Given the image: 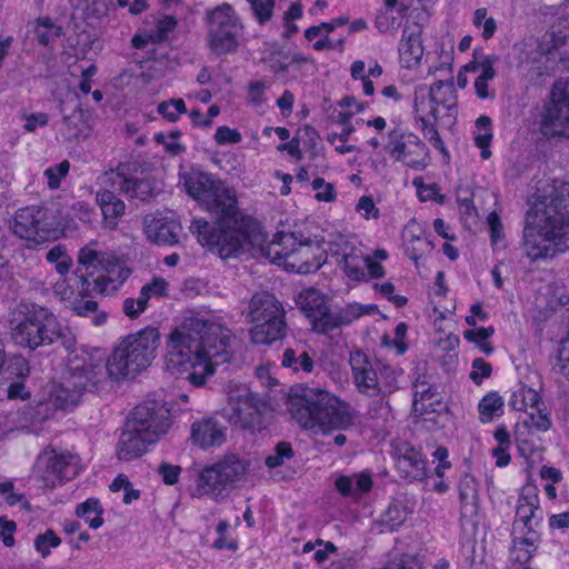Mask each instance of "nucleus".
Segmentation results:
<instances>
[{
	"label": "nucleus",
	"instance_id": "f257e3e1",
	"mask_svg": "<svg viewBox=\"0 0 569 569\" xmlns=\"http://www.w3.org/2000/svg\"><path fill=\"white\" fill-rule=\"evenodd\" d=\"M182 179L187 193L216 219L211 224L194 218L190 231L203 247L217 251L222 259L252 252L298 273H310L322 266V254L310 259V246L297 243L293 233H281L267 242L258 223L239 217L236 191L221 180L196 168L186 172Z\"/></svg>",
	"mask_w": 569,
	"mask_h": 569
},
{
	"label": "nucleus",
	"instance_id": "f03ea898",
	"mask_svg": "<svg viewBox=\"0 0 569 569\" xmlns=\"http://www.w3.org/2000/svg\"><path fill=\"white\" fill-rule=\"evenodd\" d=\"M232 333L213 316H191L174 328L166 342L169 370L196 387L206 383L214 367L228 361Z\"/></svg>",
	"mask_w": 569,
	"mask_h": 569
},
{
	"label": "nucleus",
	"instance_id": "7ed1b4c3",
	"mask_svg": "<svg viewBox=\"0 0 569 569\" xmlns=\"http://www.w3.org/2000/svg\"><path fill=\"white\" fill-rule=\"evenodd\" d=\"M523 250L531 261L547 260L569 250V183L540 181L526 214Z\"/></svg>",
	"mask_w": 569,
	"mask_h": 569
},
{
	"label": "nucleus",
	"instance_id": "20e7f679",
	"mask_svg": "<svg viewBox=\"0 0 569 569\" xmlns=\"http://www.w3.org/2000/svg\"><path fill=\"white\" fill-rule=\"evenodd\" d=\"M288 410L302 429L313 433L346 430L355 422L350 405L321 388H302L290 397Z\"/></svg>",
	"mask_w": 569,
	"mask_h": 569
},
{
	"label": "nucleus",
	"instance_id": "39448f33",
	"mask_svg": "<svg viewBox=\"0 0 569 569\" xmlns=\"http://www.w3.org/2000/svg\"><path fill=\"white\" fill-rule=\"evenodd\" d=\"M77 264L76 273L84 290L91 287L101 295L116 292L131 273L123 260L98 240H90L79 249Z\"/></svg>",
	"mask_w": 569,
	"mask_h": 569
},
{
	"label": "nucleus",
	"instance_id": "423d86ee",
	"mask_svg": "<svg viewBox=\"0 0 569 569\" xmlns=\"http://www.w3.org/2000/svg\"><path fill=\"white\" fill-rule=\"evenodd\" d=\"M106 380L103 359L86 350L72 351L62 382L53 386L50 397L57 408L76 406L83 392H92Z\"/></svg>",
	"mask_w": 569,
	"mask_h": 569
},
{
	"label": "nucleus",
	"instance_id": "0eeeda50",
	"mask_svg": "<svg viewBox=\"0 0 569 569\" xmlns=\"http://www.w3.org/2000/svg\"><path fill=\"white\" fill-rule=\"evenodd\" d=\"M160 333L157 328H144L128 335L114 347L108 360L103 361V372L114 379L134 378L146 370L157 357Z\"/></svg>",
	"mask_w": 569,
	"mask_h": 569
},
{
	"label": "nucleus",
	"instance_id": "6e6552de",
	"mask_svg": "<svg viewBox=\"0 0 569 569\" xmlns=\"http://www.w3.org/2000/svg\"><path fill=\"white\" fill-rule=\"evenodd\" d=\"M11 339L16 345L30 350L59 340L67 349L74 345L69 329L63 328L52 312L38 305L26 306L22 319L12 322Z\"/></svg>",
	"mask_w": 569,
	"mask_h": 569
},
{
	"label": "nucleus",
	"instance_id": "1a4fd4ad",
	"mask_svg": "<svg viewBox=\"0 0 569 569\" xmlns=\"http://www.w3.org/2000/svg\"><path fill=\"white\" fill-rule=\"evenodd\" d=\"M249 466L248 460L234 453L224 455L199 472L194 496H208L216 501L224 500L232 490L246 482Z\"/></svg>",
	"mask_w": 569,
	"mask_h": 569
},
{
	"label": "nucleus",
	"instance_id": "9d476101",
	"mask_svg": "<svg viewBox=\"0 0 569 569\" xmlns=\"http://www.w3.org/2000/svg\"><path fill=\"white\" fill-rule=\"evenodd\" d=\"M247 317L254 325L250 329V337L256 345H272L286 336L284 309L281 302L268 292L252 296Z\"/></svg>",
	"mask_w": 569,
	"mask_h": 569
},
{
	"label": "nucleus",
	"instance_id": "9b49d317",
	"mask_svg": "<svg viewBox=\"0 0 569 569\" xmlns=\"http://www.w3.org/2000/svg\"><path fill=\"white\" fill-rule=\"evenodd\" d=\"M267 402L247 385L227 386V406L223 417L236 428L259 431L266 427Z\"/></svg>",
	"mask_w": 569,
	"mask_h": 569
},
{
	"label": "nucleus",
	"instance_id": "f8f14e48",
	"mask_svg": "<svg viewBox=\"0 0 569 569\" xmlns=\"http://www.w3.org/2000/svg\"><path fill=\"white\" fill-rule=\"evenodd\" d=\"M208 46L216 54L237 51L243 30L240 17L229 3H222L207 12Z\"/></svg>",
	"mask_w": 569,
	"mask_h": 569
},
{
	"label": "nucleus",
	"instance_id": "ddd939ff",
	"mask_svg": "<svg viewBox=\"0 0 569 569\" xmlns=\"http://www.w3.org/2000/svg\"><path fill=\"white\" fill-rule=\"evenodd\" d=\"M452 118L457 112V94L451 81L439 80L431 86L420 84L413 92V112L420 122L438 121L440 111Z\"/></svg>",
	"mask_w": 569,
	"mask_h": 569
},
{
	"label": "nucleus",
	"instance_id": "4468645a",
	"mask_svg": "<svg viewBox=\"0 0 569 569\" xmlns=\"http://www.w3.org/2000/svg\"><path fill=\"white\" fill-rule=\"evenodd\" d=\"M61 226L53 206H28L16 212L12 229L20 238L43 241L54 236Z\"/></svg>",
	"mask_w": 569,
	"mask_h": 569
},
{
	"label": "nucleus",
	"instance_id": "2eb2a0df",
	"mask_svg": "<svg viewBox=\"0 0 569 569\" xmlns=\"http://www.w3.org/2000/svg\"><path fill=\"white\" fill-rule=\"evenodd\" d=\"M540 129L548 138H569V82L553 84L541 113Z\"/></svg>",
	"mask_w": 569,
	"mask_h": 569
},
{
	"label": "nucleus",
	"instance_id": "dca6fc26",
	"mask_svg": "<svg viewBox=\"0 0 569 569\" xmlns=\"http://www.w3.org/2000/svg\"><path fill=\"white\" fill-rule=\"evenodd\" d=\"M170 417V409L164 402L148 399L132 410L126 422L133 423L134 429L157 442L168 431Z\"/></svg>",
	"mask_w": 569,
	"mask_h": 569
},
{
	"label": "nucleus",
	"instance_id": "f3484780",
	"mask_svg": "<svg viewBox=\"0 0 569 569\" xmlns=\"http://www.w3.org/2000/svg\"><path fill=\"white\" fill-rule=\"evenodd\" d=\"M38 472L44 487L54 488L74 478L80 469V458L71 452H44L38 459Z\"/></svg>",
	"mask_w": 569,
	"mask_h": 569
},
{
	"label": "nucleus",
	"instance_id": "a211bd4d",
	"mask_svg": "<svg viewBox=\"0 0 569 569\" xmlns=\"http://www.w3.org/2000/svg\"><path fill=\"white\" fill-rule=\"evenodd\" d=\"M340 256L339 263H343V270L348 278L356 281H366L369 278H382L385 276L383 267L371 256L366 254L361 248H355L348 242H343L341 252L335 251Z\"/></svg>",
	"mask_w": 569,
	"mask_h": 569
},
{
	"label": "nucleus",
	"instance_id": "6ab92c4d",
	"mask_svg": "<svg viewBox=\"0 0 569 569\" xmlns=\"http://www.w3.org/2000/svg\"><path fill=\"white\" fill-rule=\"evenodd\" d=\"M386 150L395 160L416 170H421L427 164L426 144L413 133L391 134Z\"/></svg>",
	"mask_w": 569,
	"mask_h": 569
},
{
	"label": "nucleus",
	"instance_id": "aec40b11",
	"mask_svg": "<svg viewBox=\"0 0 569 569\" xmlns=\"http://www.w3.org/2000/svg\"><path fill=\"white\" fill-rule=\"evenodd\" d=\"M103 183L128 198L147 201L153 196V189L148 180L129 178V164L120 163L116 169L104 173Z\"/></svg>",
	"mask_w": 569,
	"mask_h": 569
},
{
	"label": "nucleus",
	"instance_id": "412c9836",
	"mask_svg": "<svg viewBox=\"0 0 569 569\" xmlns=\"http://www.w3.org/2000/svg\"><path fill=\"white\" fill-rule=\"evenodd\" d=\"M542 518L538 489L528 483L522 487L517 501L513 532L518 533L520 530L536 531Z\"/></svg>",
	"mask_w": 569,
	"mask_h": 569
},
{
	"label": "nucleus",
	"instance_id": "4be33fe9",
	"mask_svg": "<svg viewBox=\"0 0 569 569\" xmlns=\"http://www.w3.org/2000/svg\"><path fill=\"white\" fill-rule=\"evenodd\" d=\"M349 363L357 390L366 396L375 397L381 392V382L376 371V358L370 359L360 350L350 353Z\"/></svg>",
	"mask_w": 569,
	"mask_h": 569
},
{
	"label": "nucleus",
	"instance_id": "5701e85b",
	"mask_svg": "<svg viewBox=\"0 0 569 569\" xmlns=\"http://www.w3.org/2000/svg\"><path fill=\"white\" fill-rule=\"evenodd\" d=\"M180 223L162 214H148L143 218V232L156 244L172 246L178 243Z\"/></svg>",
	"mask_w": 569,
	"mask_h": 569
},
{
	"label": "nucleus",
	"instance_id": "b1692460",
	"mask_svg": "<svg viewBox=\"0 0 569 569\" xmlns=\"http://www.w3.org/2000/svg\"><path fill=\"white\" fill-rule=\"evenodd\" d=\"M154 443L148 437H144L139 429H134L133 423L124 422L117 445L116 456L119 460L130 461L141 457L147 452L149 445Z\"/></svg>",
	"mask_w": 569,
	"mask_h": 569
},
{
	"label": "nucleus",
	"instance_id": "393cba45",
	"mask_svg": "<svg viewBox=\"0 0 569 569\" xmlns=\"http://www.w3.org/2000/svg\"><path fill=\"white\" fill-rule=\"evenodd\" d=\"M373 487V476L368 469L350 475H339L335 481L336 490L352 501H359Z\"/></svg>",
	"mask_w": 569,
	"mask_h": 569
},
{
	"label": "nucleus",
	"instance_id": "a878e982",
	"mask_svg": "<svg viewBox=\"0 0 569 569\" xmlns=\"http://www.w3.org/2000/svg\"><path fill=\"white\" fill-rule=\"evenodd\" d=\"M397 469L408 480H423L427 477V460L408 443L398 448Z\"/></svg>",
	"mask_w": 569,
	"mask_h": 569
},
{
	"label": "nucleus",
	"instance_id": "bb28decb",
	"mask_svg": "<svg viewBox=\"0 0 569 569\" xmlns=\"http://www.w3.org/2000/svg\"><path fill=\"white\" fill-rule=\"evenodd\" d=\"M191 438L202 449L219 447L226 441V429L213 419H202L192 425Z\"/></svg>",
	"mask_w": 569,
	"mask_h": 569
},
{
	"label": "nucleus",
	"instance_id": "cd10ccee",
	"mask_svg": "<svg viewBox=\"0 0 569 569\" xmlns=\"http://www.w3.org/2000/svg\"><path fill=\"white\" fill-rule=\"evenodd\" d=\"M423 57V46L419 30H403L399 44V59L403 68L415 69Z\"/></svg>",
	"mask_w": 569,
	"mask_h": 569
},
{
	"label": "nucleus",
	"instance_id": "c85d7f7f",
	"mask_svg": "<svg viewBox=\"0 0 569 569\" xmlns=\"http://www.w3.org/2000/svg\"><path fill=\"white\" fill-rule=\"evenodd\" d=\"M29 33L40 46H52L62 36V27L49 17L38 18L30 22Z\"/></svg>",
	"mask_w": 569,
	"mask_h": 569
},
{
	"label": "nucleus",
	"instance_id": "c756f323",
	"mask_svg": "<svg viewBox=\"0 0 569 569\" xmlns=\"http://www.w3.org/2000/svg\"><path fill=\"white\" fill-rule=\"evenodd\" d=\"M521 536L515 535L512 539L511 557L519 563H527L537 550L539 535L537 531H518Z\"/></svg>",
	"mask_w": 569,
	"mask_h": 569
},
{
	"label": "nucleus",
	"instance_id": "7c9ffc66",
	"mask_svg": "<svg viewBox=\"0 0 569 569\" xmlns=\"http://www.w3.org/2000/svg\"><path fill=\"white\" fill-rule=\"evenodd\" d=\"M116 190H101L97 193V202L100 206L104 219L116 224L117 219L124 213L126 204L114 194Z\"/></svg>",
	"mask_w": 569,
	"mask_h": 569
},
{
	"label": "nucleus",
	"instance_id": "2f4dec72",
	"mask_svg": "<svg viewBox=\"0 0 569 569\" xmlns=\"http://www.w3.org/2000/svg\"><path fill=\"white\" fill-rule=\"evenodd\" d=\"M298 305L310 320L321 315L328 307L325 296L313 288L306 289L299 293Z\"/></svg>",
	"mask_w": 569,
	"mask_h": 569
},
{
	"label": "nucleus",
	"instance_id": "473e14b6",
	"mask_svg": "<svg viewBox=\"0 0 569 569\" xmlns=\"http://www.w3.org/2000/svg\"><path fill=\"white\" fill-rule=\"evenodd\" d=\"M282 366L297 373H310L313 370V360L306 350L288 348L282 355Z\"/></svg>",
	"mask_w": 569,
	"mask_h": 569
},
{
	"label": "nucleus",
	"instance_id": "72a5a7b5",
	"mask_svg": "<svg viewBox=\"0 0 569 569\" xmlns=\"http://www.w3.org/2000/svg\"><path fill=\"white\" fill-rule=\"evenodd\" d=\"M509 403L515 410L523 411L526 415L543 405L539 393L526 387L515 391Z\"/></svg>",
	"mask_w": 569,
	"mask_h": 569
},
{
	"label": "nucleus",
	"instance_id": "f704fd0d",
	"mask_svg": "<svg viewBox=\"0 0 569 569\" xmlns=\"http://www.w3.org/2000/svg\"><path fill=\"white\" fill-rule=\"evenodd\" d=\"M102 511L99 500L90 498L77 506L76 515L84 519L90 528L98 529L103 525Z\"/></svg>",
	"mask_w": 569,
	"mask_h": 569
},
{
	"label": "nucleus",
	"instance_id": "c9c22d12",
	"mask_svg": "<svg viewBox=\"0 0 569 569\" xmlns=\"http://www.w3.org/2000/svg\"><path fill=\"white\" fill-rule=\"evenodd\" d=\"M480 420L483 423L492 421L503 412V399L497 392L486 395L478 406Z\"/></svg>",
	"mask_w": 569,
	"mask_h": 569
},
{
	"label": "nucleus",
	"instance_id": "e433bc0d",
	"mask_svg": "<svg viewBox=\"0 0 569 569\" xmlns=\"http://www.w3.org/2000/svg\"><path fill=\"white\" fill-rule=\"evenodd\" d=\"M311 323L315 331L323 335H328L335 329L345 326L340 312H330L328 307L321 315L312 319Z\"/></svg>",
	"mask_w": 569,
	"mask_h": 569
},
{
	"label": "nucleus",
	"instance_id": "4c0bfd02",
	"mask_svg": "<svg viewBox=\"0 0 569 569\" xmlns=\"http://www.w3.org/2000/svg\"><path fill=\"white\" fill-rule=\"evenodd\" d=\"M116 7V0H79V8L86 19H101Z\"/></svg>",
	"mask_w": 569,
	"mask_h": 569
},
{
	"label": "nucleus",
	"instance_id": "58836bf2",
	"mask_svg": "<svg viewBox=\"0 0 569 569\" xmlns=\"http://www.w3.org/2000/svg\"><path fill=\"white\" fill-rule=\"evenodd\" d=\"M522 426L532 432H546L551 427L550 415L540 406L526 415Z\"/></svg>",
	"mask_w": 569,
	"mask_h": 569
},
{
	"label": "nucleus",
	"instance_id": "ea45409f",
	"mask_svg": "<svg viewBox=\"0 0 569 569\" xmlns=\"http://www.w3.org/2000/svg\"><path fill=\"white\" fill-rule=\"evenodd\" d=\"M499 61L496 54L483 56L480 61L473 60L463 68L468 72H479L477 78L492 80L497 76L495 66Z\"/></svg>",
	"mask_w": 569,
	"mask_h": 569
},
{
	"label": "nucleus",
	"instance_id": "a19ab883",
	"mask_svg": "<svg viewBox=\"0 0 569 569\" xmlns=\"http://www.w3.org/2000/svg\"><path fill=\"white\" fill-rule=\"evenodd\" d=\"M315 69L313 59L300 52L293 53L288 61V73L290 79H298L307 76Z\"/></svg>",
	"mask_w": 569,
	"mask_h": 569
},
{
	"label": "nucleus",
	"instance_id": "79ce46f5",
	"mask_svg": "<svg viewBox=\"0 0 569 569\" xmlns=\"http://www.w3.org/2000/svg\"><path fill=\"white\" fill-rule=\"evenodd\" d=\"M46 259L54 264L56 271L60 276H66L72 266V258L68 254L66 247L61 244L51 248L47 252Z\"/></svg>",
	"mask_w": 569,
	"mask_h": 569
},
{
	"label": "nucleus",
	"instance_id": "37998d69",
	"mask_svg": "<svg viewBox=\"0 0 569 569\" xmlns=\"http://www.w3.org/2000/svg\"><path fill=\"white\" fill-rule=\"evenodd\" d=\"M270 87L271 80L267 78L250 81L248 84V102L254 108L262 107L267 102L266 91Z\"/></svg>",
	"mask_w": 569,
	"mask_h": 569
},
{
	"label": "nucleus",
	"instance_id": "c03bdc74",
	"mask_svg": "<svg viewBox=\"0 0 569 569\" xmlns=\"http://www.w3.org/2000/svg\"><path fill=\"white\" fill-rule=\"evenodd\" d=\"M568 41V37L562 34L560 30L547 32L539 46V52L545 56H552L560 47L565 46Z\"/></svg>",
	"mask_w": 569,
	"mask_h": 569
},
{
	"label": "nucleus",
	"instance_id": "a18cd8bd",
	"mask_svg": "<svg viewBox=\"0 0 569 569\" xmlns=\"http://www.w3.org/2000/svg\"><path fill=\"white\" fill-rule=\"evenodd\" d=\"M168 281L161 277H153L150 282L142 286L139 295L148 305L149 300L154 298L159 299L167 296Z\"/></svg>",
	"mask_w": 569,
	"mask_h": 569
},
{
	"label": "nucleus",
	"instance_id": "49530a36",
	"mask_svg": "<svg viewBox=\"0 0 569 569\" xmlns=\"http://www.w3.org/2000/svg\"><path fill=\"white\" fill-rule=\"evenodd\" d=\"M158 112L170 122H174L187 112V108L184 101L178 98L159 103Z\"/></svg>",
	"mask_w": 569,
	"mask_h": 569
},
{
	"label": "nucleus",
	"instance_id": "de8ad7c7",
	"mask_svg": "<svg viewBox=\"0 0 569 569\" xmlns=\"http://www.w3.org/2000/svg\"><path fill=\"white\" fill-rule=\"evenodd\" d=\"M376 366L377 376L381 382V392H385L383 389L390 391L396 385L399 375L398 369L379 359H376Z\"/></svg>",
	"mask_w": 569,
	"mask_h": 569
},
{
	"label": "nucleus",
	"instance_id": "09e8293b",
	"mask_svg": "<svg viewBox=\"0 0 569 569\" xmlns=\"http://www.w3.org/2000/svg\"><path fill=\"white\" fill-rule=\"evenodd\" d=\"M347 22H348V18L338 17L329 22H322L318 26H311L308 29H306L305 38L307 40L311 41L318 36H321V34L328 36L337 28L347 24Z\"/></svg>",
	"mask_w": 569,
	"mask_h": 569
},
{
	"label": "nucleus",
	"instance_id": "8fccbe9b",
	"mask_svg": "<svg viewBox=\"0 0 569 569\" xmlns=\"http://www.w3.org/2000/svg\"><path fill=\"white\" fill-rule=\"evenodd\" d=\"M70 169V163L68 160H63L58 164L48 167L43 174L47 178L48 187L51 190H56L60 188L61 180L68 174Z\"/></svg>",
	"mask_w": 569,
	"mask_h": 569
},
{
	"label": "nucleus",
	"instance_id": "3c124183",
	"mask_svg": "<svg viewBox=\"0 0 569 569\" xmlns=\"http://www.w3.org/2000/svg\"><path fill=\"white\" fill-rule=\"evenodd\" d=\"M73 311L81 317H88L90 315H94L93 317V323L99 326L102 325L106 321V315L104 313H97L98 310V303L94 300H76L73 302L72 307Z\"/></svg>",
	"mask_w": 569,
	"mask_h": 569
},
{
	"label": "nucleus",
	"instance_id": "603ef678",
	"mask_svg": "<svg viewBox=\"0 0 569 569\" xmlns=\"http://www.w3.org/2000/svg\"><path fill=\"white\" fill-rule=\"evenodd\" d=\"M293 457V450L288 442H280L276 446L274 452L266 458V466L270 469L280 467L287 459Z\"/></svg>",
	"mask_w": 569,
	"mask_h": 569
},
{
	"label": "nucleus",
	"instance_id": "864d4df0",
	"mask_svg": "<svg viewBox=\"0 0 569 569\" xmlns=\"http://www.w3.org/2000/svg\"><path fill=\"white\" fill-rule=\"evenodd\" d=\"M399 6L396 8L397 11H399ZM393 9L395 8H388L387 6L382 4V7L378 10L375 19V27L381 33H386L396 28L397 18L392 14Z\"/></svg>",
	"mask_w": 569,
	"mask_h": 569
},
{
	"label": "nucleus",
	"instance_id": "5fc2aeb1",
	"mask_svg": "<svg viewBox=\"0 0 569 569\" xmlns=\"http://www.w3.org/2000/svg\"><path fill=\"white\" fill-rule=\"evenodd\" d=\"M60 543L61 539L52 530H47L34 539V548L43 558L50 553L51 548H56Z\"/></svg>",
	"mask_w": 569,
	"mask_h": 569
},
{
	"label": "nucleus",
	"instance_id": "6e6d98bb",
	"mask_svg": "<svg viewBox=\"0 0 569 569\" xmlns=\"http://www.w3.org/2000/svg\"><path fill=\"white\" fill-rule=\"evenodd\" d=\"M555 369L559 375L569 380V330L567 336L560 341Z\"/></svg>",
	"mask_w": 569,
	"mask_h": 569
},
{
	"label": "nucleus",
	"instance_id": "4d7b16f0",
	"mask_svg": "<svg viewBox=\"0 0 569 569\" xmlns=\"http://www.w3.org/2000/svg\"><path fill=\"white\" fill-rule=\"evenodd\" d=\"M311 186L316 191L315 198L318 201L332 202L337 198L335 186L325 181L323 178H316Z\"/></svg>",
	"mask_w": 569,
	"mask_h": 569
},
{
	"label": "nucleus",
	"instance_id": "13d9d810",
	"mask_svg": "<svg viewBox=\"0 0 569 569\" xmlns=\"http://www.w3.org/2000/svg\"><path fill=\"white\" fill-rule=\"evenodd\" d=\"M260 24L269 21L273 13L274 0H247Z\"/></svg>",
	"mask_w": 569,
	"mask_h": 569
},
{
	"label": "nucleus",
	"instance_id": "bf43d9fd",
	"mask_svg": "<svg viewBox=\"0 0 569 569\" xmlns=\"http://www.w3.org/2000/svg\"><path fill=\"white\" fill-rule=\"evenodd\" d=\"M459 499L462 503H469L477 496L476 480L472 476L465 473L458 483Z\"/></svg>",
	"mask_w": 569,
	"mask_h": 569
},
{
	"label": "nucleus",
	"instance_id": "052dcab7",
	"mask_svg": "<svg viewBox=\"0 0 569 569\" xmlns=\"http://www.w3.org/2000/svg\"><path fill=\"white\" fill-rule=\"evenodd\" d=\"M147 307L148 305L139 295L138 298H126L122 303V311L127 317L136 319L146 311Z\"/></svg>",
	"mask_w": 569,
	"mask_h": 569
},
{
	"label": "nucleus",
	"instance_id": "680f3d73",
	"mask_svg": "<svg viewBox=\"0 0 569 569\" xmlns=\"http://www.w3.org/2000/svg\"><path fill=\"white\" fill-rule=\"evenodd\" d=\"M214 140L218 144H221V146L222 144H234V143L241 142L242 136L236 129H231L227 126H220L216 130Z\"/></svg>",
	"mask_w": 569,
	"mask_h": 569
},
{
	"label": "nucleus",
	"instance_id": "e2e57ef3",
	"mask_svg": "<svg viewBox=\"0 0 569 569\" xmlns=\"http://www.w3.org/2000/svg\"><path fill=\"white\" fill-rule=\"evenodd\" d=\"M176 19L173 17L166 16L157 21V24L151 32L154 34L156 41L161 42L168 37V33L176 28Z\"/></svg>",
	"mask_w": 569,
	"mask_h": 569
},
{
	"label": "nucleus",
	"instance_id": "0e129e2a",
	"mask_svg": "<svg viewBox=\"0 0 569 569\" xmlns=\"http://www.w3.org/2000/svg\"><path fill=\"white\" fill-rule=\"evenodd\" d=\"M491 375V366L482 358H476L472 361V370L470 372V379L476 383L480 385L485 378Z\"/></svg>",
	"mask_w": 569,
	"mask_h": 569
},
{
	"label": "nucleus",
	"instance_id": "69168bd1",
	"mask_svg": "<svg viewBox=\"0 0 569 569\" xmlns=\"http://www.w3.org/2000/svg\"><path fill=\"white\" fill-rule=\"evenodd\" d=\"M382 569H421L416 557L403 555L389 560Z\"/></svg>",
	"mask_w": 569,
	"mask_h": 569
},
{
	"label": "nucleus",
	"instance_id": "338daca9",
	"mask_svg": "<svg viewBox=\"0 0 569 569\" xmlns=\"http://www.w3.org/2000/svg\"><path fill=\"white\" fill-rule=\"evenodd\" d=\"M356 210L367 220L379 218V209L370 197L362 196L356 206Z\"/></svg>",
	"mask_w": 569,
	"mask_h": 569
},
{
	"label": "nucleus",
	"instance_id": "774afa93",
	"mask_svg": "<svg viewBox=\"0 0 569 569\" xmlns=\"http://www.w3.org/2000/svg\"><path fill=\"white\" fill-rule=\"evenodd\" d=\"M406 519L405 510L398 505H391L383 515V521L390 527L396 529Z\"/></svg>",
	"mask_w": 569,
	"mask_h": 569
}]
</instances>
